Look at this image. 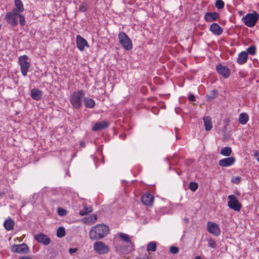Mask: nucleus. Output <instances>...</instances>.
I'll list each match as a JSON object with an SVG mask.
<instances>
[{
    "instance_id": "1",
    "label": "nucleus",
    "mask_w": 259,
    "mask_h": 259,
    "mask_svg": "<svg viewBox=\"0 0 259 259\" xmlns=\"http://www.w3.org/2000/svg\"><path fill=\"white\" fill-rule=\"evenodd\" d=\"M109 227L104 224H98L92 228L90 231L89 237L92 240L101 239L109 233Z\"/></svg>"
},
{
    "instance_id": "2",
    "label": "nucleus",
    "mask_w": 259,
    "mask_h": 259,
    "mask_svg": "<svg viewBox=\"0 0 259 259\" xmlns=\"http://www.w3.org/2000/svg\"><path fill=\"white\" fill-rule=\"evenodd\" d=\"M18 19L21 26H23L25 24V18L23 15L12 10L8 12L5 15V20L12 27H15L18 24Z\"/></svg>"
},
{
    "instance_id": "3",
    "label": "nucleus",
    "mask_w": 259,
    "mask_h": 259,
    "mask_svg": "<svg viewBox=\"0 0 259 259\" xmlns=\"http://www.w3.org/2000/svg\"><path fill=\"white\" fill-rule=\"evenodd\" d=\"M85 95V91L82 89L78 90L71 94L69 101L73 109L78 110L81 108Z\"/></svg>"
},
{
    "instance_id": "4",
    "label": "nucleus",
    "mask_w": 259,
    "mask_h": 259,
    "mask_svg": "<svg viewBox=\"0 0 259 259\" xmlns=\"http://www.w3.org/2000/svg\"><path fill=\"white\" fill-rule=\"evenodd\" d=\"M259 19V14L256 11L249 13L243 17L242 21L248 27H252L255 25Z\"/></svg>"
},
{
    "instance_id": "5",
    "label": "nucleus",
    "mask_w": 259,
    "mask_h": 259,
    "mask_svg": "<svg viewBox=\"0 0 259 259\" xmlns=\"http://www.w3.org/2000/svg\"><path fill=\"white\" fill-rule=\"evenodd\" d=\"M118 38L120 44L126 50L130 51L132 49V40L123 31L119 32Z\"/></svg>"
},
{
    "instance_id": "6",
    "label": "nucleus",
    "mask_w": 259,
    "mask_h": 259,
    "mask_svg": "<svg viewBox=\"0 0 259 259\" xmlns=\"http://www.w3.org/2000/svg\"><path fill=\"white\" fill-rule=\"evenodd\" d=\"M18 63L20 66L21 72L24 76H26L30 68V64L28 62V57L27 55L21 56L18 58Z\"/></svg>"
},
{
    "instance_id": "7",
    "label": "nucleus",
    "mask_w": 259,
    "mask_h": 259,
    "mask_svg": "<svg viewBox=\"0 0 259 259\" xmlns=\"http://www.w3.org/2000/svg\"><path fill=\"white\" fill-rule=\"evenodd\" d=\"M228 198L229 199L228 206L235 211H239L241 208V204L239 203L237 197L234 195H230Z\"/></svg>"
},
{
    "instance_id": "8",
    "label": "nucleus",
    "mask_w": 259,
    "mask_h": 259,
    "mask_svg": "<svg viewBox=\"0 0 259 259\" xmlns=\"http://www.w3.org/2000/svg\"><path fill=\"white\" fill-rule=\"evenodd\" d=\"M94 249L99 254H104L109 251V247L102 241H97L94 243Z\"/></svg>"
},
{
    "instance_id": "9",
    "label": "nucleus",
    "mask_w": 259,
    "mask_h": 259,
    "mask_svg": "<svg viewBox=\"0 0 259 259\" xmlns=\"http://www.w3.org/2000/svg\"><path fill=\"white\" fill-rule=\"evenodd\" d=\"M217 72L224 78H227L231 74L230 69L227 66L220 63L216 66Z\"/></svg>"
},
{
    "instance_id": "10",
    "label": "nucleus",
    "mask_w": 259,
    "mask_h": 259,
    "mask_svg": "<svg viewBox=\"0 0 259 259\" xmlns=\"http://www.w3.org/2000/svg\"><path fill=\"white\" fill-rule=\"evenodd\" d=\"M11 250L13 252H16L21 254H27L29 252V249L25 243H22L18 245H13L12 246Z\"/></svg>"
},
{
    "instance_id": "11",
    "label": "nucleus",
    "mask_w": 259,
    "mask_h": 259,
    "mask_svg": "<svg viewBox=\"0 0 259 259\" xmlns=\"http://www.w3.org/2000/svg\"><path fill=\"white\" fill-rule=\"evenodd\" d=\"M76 46L80 51H83L85 47L89 48L90 46L87 41L81 36L77 35L76 36Z\"/></svg>"
},
{
    "instance_id": "12",
    "label": "nucleus",
    "mask_w": 259,
    "mask_h": 259,
    "mask_svg": "<svg viewBox=\"0 0 259 259\" xmlns=\"http://www.w3.org/2000/svg\"><path fill=\"white\" fill-rule=\"evenodd\" d=\"M109 125V123L105 120H102L96 122L92 127L93 131H101L107 129Z\"/></svg>"
},
{
    "instance_id": "13",
    "label": "nucleus",
    "mask_w": 259,
    "mask_h": 259,
    "mask_svg": "<svg viewBox=\"0 0 259 259\" xmlns=\"http://www.w3.org/2000/svg\"><path fill=\"white\" fill-rule=\"evenodd\" d=\"M35 239L39 243H42L45 245H47L51 242L50 239L42 233H40L34 236Z\"/></svg>"
},
{
    "instance_id": "14",
    "label": "nucleus",
    "mask_w": 259,
    "mask_h": 259,
    "mask_svg": "<svg viewBox=\"0 0 259 259\" xmlns=\"http://www.w3.org/2000/svg\"><path fill=\"white\" fill-rule=\"evenodd\" d=\"M236 161L234 157H228L221 159L219 162V165L222 167H229L233 165Z\"/></svg>"
},
{
    "instance_id": "15",
    "label": "nucleus",
    "mask_w": 259,
    "mask_h": 259,
    "mask_svg": "<svg viewBox=\"0 0 259 259\" xmlns=\"http://www.w3.org/2000/svg\"><path fill=\"white\" fill-rule=\"evenodd\" d=\"M208 232L215 236L220 234V230L218 225L213 222H208L207 224Z\"/></svg>"
},
{
    "instance_id": "16",
    "label": "nucleus",
    "mask_w": 259,
    "mask_h": 259,
    "mask_svg": "<svg viewBox=\"0 0 259 259\" xmlns=\"http://www.w3.org/2000/svg\"><path fill=\"white\" fill-rule=\"evenodd\" d=\"M219 18V14L217 12H206L204 16V19L206 22H213L217 21Z\"/></svg>"
},
{
    "instance_id": "17",
    "label": "nucleus",
    "mask_w": 259,
    "mask_h": 259,
    "mask_svg": "<svg viewBox=\"0 0 259 259\" xmlns=\"http://www.w3.org/2000/svg\"><path fill=\"white\" fill-rule=\"evenodd\" d=\"M209 30L215 35H220L223 32V28L216 23H213L210 25Z\"/></svg>"
},
{
    "instance_id": "18",
    "label": "nucleus",
    "mask_w": 259,
    "mask_h": 259,
    "mask_svg": "<svg viewBox=\"0 0 259 259\" xmlns=\"http://www.w3.org/2000/svg\"><path fill=\"white\" fill-rule=\"evenodd\" d=\"M118 236L121 240L124 241L126 243H130L127 247V250L131 251L133 244L132 242L131 238L129 236V235L123 233H119Z\"/></svg>"
},
{
    "instance_id": "19",
    "label": "nucleus",
    "mask_w": 259,
    "mask_h": 259,
    "mask_svg": "<svg viewBox=\"0 0 259 259\" xmlns=\"http://www.w3.org/2000/svg\"><path fill=\"white\" fill-rule=\"evenodd\" d=\"M141 201L144 204L150 206L153 202L154 197L152 194L146 193L142 197Z\"/></svg>"
},
{
    "instance_id": "20",
    "label": "nucleus",
    "mask_w": 259,
    "mask_h": 259,
    "mask_svg": "<svg viewBox=\"0 0 259 259\" xmlns=\"http://www.w3.org/2000/svg\"><path fill=\"white\" fill-rule=\"evenodd\" d=\"M248 55L245 51H242L238 55L237 62L239 65H242L247 62Z\"/></svg>"
},
{
    "instance_id": "21",
    "label": "nucleus",
    "mask_w": 259,
    "mask_h": 259,
    "mask_svg": "<svg viewBox=\"0 0 259 259\" xmlns=\"http://www.w3.org/2000/svg\"><path fill=\"white\" fill-rule=\"evenodd\" d=\"M30 95L34 100H40L41 99L42 92L37 89H33L31 91Z\"/></svg>"
},
{
    "instance_id": "22",
    "label": "nucleus",
    "mask_w": 259,
    "mask_h": 259,
    "mask_svg": "<svg viewBox=\"0 0 259 259\" xmlns=\"http://www.w3.org/2000/svg\"><path fill=\"white\" fill-rule=\"evenodd\" d=\"M165 160L169 165V169H170L171 165H176L178 164L179 158L177 155L175 154L170 158V159L168 157H166L165 158Z\"/></svg>"
},
{
    "instance_id": "23",
    "label": "nucleus",
    "mask_w": 259,
    "mask_h": 259,
    "mask_svg": "<svg viewBox=\"0 0 259 259\" xmlns=\"http://www.w3.org/2000/svg\"><path fill=\"white\" fill-rule=\"evenodd\" d=\"M14 3L15 8H13L12 10H16V12L21 14L24 10L22 2L21 0H15Z\"/></svg>"
},
{
    "instance_id": "24",
    "label": "nucleus",
    "mask_w": 259,
    "mask_h": 259,
    "mask_svg": "<svg viewBox=\"0 0 259 259\" xmlns=\"http://www.w3.org/2000/svg\"><path fill=\"white\" fill-rule=\"evenodd\" d=\"M14 221L10 218L7 219L4 223V226L8 231L13 230L14 229Z\"/></svg>"
},
{
    "instance_id": "25",
    "label": "nucleus",
    "mask_w": 259,
    "mask_h": 259,
    "mask_svg": "<svg viewBox=\"0 0 259 259\" xmlns=\"http://www.w3.org/2000/svg\"><path fill=\"white\" fill-rule=\"evenodd\" d=\"M83 103L85 108H93L95 106V101L91 98L85 97L83 99Z\"/></svg>"
},
{
    "instance_id": "26",
    "label": "nucleus",
    "mask_w": 259,
    "mask_h": 259,
    "mask_svg": "<svg viewBox=\"0 0 259 259\" xmlns=\"http://www.w3.org/2000/svg\"><path fill=\"white\" fill-rule=\"evenodd\" d=\"M205 129L207 131H210L212 127V124L211 119L209 116H206L203 118Z\"/></svg>"
},
{
    "instance_id": "27",
    "label": "nucleus",
    "mask_w": 259,
    "mask_h": 259,
    "mask_svg": "<svg viewBox=\"0 0 259 259\" xmlns=\"http://www.w3.org/2000/svg\"><path fill=\"white\" fill-rule=\"evenodd\" d=\"M83 205L84 206L83 209L80 210L79 212L81 216L87 215L93 211V207L92 206H88L84 204Z\"/></svg>"
},
{
    "instance_id": "28",
    "label": "nucleus",
    "mask_w": 259,
    "mask_h": 259,
    "mask_svg": "<svg viewBox=\"0 0 259 259\" xmlns=\"http://www.w3.org/2000/svg\"><path fill=\"white\" fill-rule=\"evenodd\" d=\"M248 116L246 113H242L239 115V121L242 124H245L248 120Z\"/></svg>"
},
{
    "instance_id": "29",
    "label": "nucleus",
    "mask_w": 259,
    "mask_h": 259,
    "mask_svg": "<svg viewBox=\"0 0 259 259\" xmlns=\"http://www.w3.org/2000/svg\"><path fill=\"white\" fill-rule=\"evenodd\" d=\"M232 152V149L230 147H225L223 148L220 151V153L224 156H229Z\"/></svg>"
},
{
    "instance_id": "30",
    "label": "nucleus",
    "mask_w": 259,
    "mask_h": 259,
    "mask_svg": "<svg viewBox=\"0 0 259 259\" xmlns=\"http://www.w3.org/2000/svg\"><path fill=\"white\" fill-rule=\"evenodd\" d=\"M97 219V215L93 214V215H91L89 217L84 218L83 220L84 222L85 223L93 224L95 222Z\"/></svg>"
},
{
    "instance_id": "31",
    "label": "nucleus",
    "mask_w": 259,
    "mask_h": 259,
    "mask_svg": "<svg viewBox=\"0 0 259 259\" xmlns=\"http://www.w3.org/2000/svg\"><path fill=\"white\" fill-rule=\"evenodd\" d=\"M66 234L65 230L63 227H59L57 231V236L59 238H62L65 236Z\"/></svg>"
},
{
    "instance_id": "32",
    "label": "nucleus",
    "mask_w": 259,
    "mask_h": 259,
    "mask_svg": "<svg viewBox=\"0 0 259 259\" xmlns=\"http://www.w3.org/2000/svg\"><path fill=\"white\" fill-rule=\"evenodd\" d=\"M188 187L192 192H195L198 188V184L195 182H191L189 184Z\"/></svg>"
},
{
    "instance_id": "33",
    "label": "nucleus",
    "mask_w": 259,
    "mask_h": 259,
    "mask_svg": "<svg viewBox=\"0 0 259 259\" xmlns=\"http://www.w3.org/2000/svg\"><path fill=\"white\" fill-rule=\"evenodd\" d=\"M147 250L148 251H155L156 250V244L155 242H150L147 245Z\"/></svg>"
},
{
    "instance_id": "34",
    "label": "nucleus",
    "mask_w": 259,
    "mask_h": 259,
    "mask_svg": "<svg viewBox=\"0 0 259 259\" xmlns=\"http://www.w3.org/2000/svg\"><path fill=\"white\" fill-rule=\"evenodd\" d=\"M246 52L247 54H250L251 55H255L256 54V47L254 45H252L248 47L246 49Z\"/></svg>"
},
{
    "instance_id": "35",
    "label": "nucleus",
    "mask_w": 259,
    "mask_h": 259,
    "mask_svg": "<svg viewBox=\"0 0 259 259\" xmlns=\"http://www.w3.org/2000/svg\"><path fill=\"white\" fill-rule=\"evenodd\" d=\"M217 96V92L215 90H212L209 95L207 96V100L209 101H211Z\"/></svg>"
},
{
    "instance_id": "36",
    "label": "nucleus",
    "mask_w": 259,
    "mask_h": 259,
    "mask_svg": "<svg viewBox=\"0 0 259 259\" xmlns=\"http://www.w3.org/2000/svg\"><path fill=\"white\" fill-rule=\"evenodd\" d=\"M225 6L224 2L222 0H217L215 3V7L218 9H222Z\"/></svg>"
},
{
    "instance_id": "37",
    "label": "nucleus",
    "mask_w": 259,
    "mask_h": 259,
    "mask_svg": "<svg viewBox=\"0 0 259 259\" xmlns=\"http://www.w3.org/2000/svg\"><path fill=\"white\" fill-rule=\"evenodd\" d=\"M58 213L59 215L63 217L67 214V212L64 208L59 207L58 208Z\"/></svg>"
},
{
    "instance_id": "38",
    "label": "nucleus",
    "mask_w": 259,
    "mask_h": 259,
    "mask_svg": "<svg viewBox=\"0 0 259 259\" xmlns=\"http://www.w3.org/2000/svg\"><path fill=\"white\" fill-rule=\"evenodd\" d=\"M88 9V5L87 3H82L80 6H79V10L81 12H85Z\"/></svg>"
},
{
    "instance_id": "39",
    "label": "nucleus",
    "mask_w": 259,
    "mask_h": 259,
    "mask_svg": "<svg viewBox=\"0 0 259 259\" xmlns=\"http://www.w3.org/2000/svg\"><path fill=\"white\" fill-rule=\"evenodd\" d=\"M208 245L209 247H211L212 248H215L217 247V243L215 241H214L212 239H210L208 240Z\"/></svg>"
},
{
    "instance_id": "40",
    "label": "nucleus",
    "mask_w": 259,
    "mask_h": 259,
    "mask_svg": "<svg viewBox=\"0 0 259 259\" xmlns=\"http://www.w3.org/2000/svg\"><path fill=\"white\" fill-rule=\"evenodd\" d=\"M179 249L178 247L176 246H171L170 247V251L171 253L176 254L179 252Z\"/></svg>"
},
{
    "instance_id": "41",
    "label": "nucleus",
    "mask_w": 259,
    "mask_h": 259,
    "mask_svg": "<svg viewBox=\"0 0 259 259\" xmlns=\"http://www.w3.org/2000/svg\"><path fill=\"white\" fill-rule=\"evenodd\" d=\"M254 158L259 162V151H255L253 153Z\"/></svg>"
},
{
    "instance_id": "42",
    "label": "nucleus",
    "mask_w": 259,
    "mask_h": 259,
    "mask_svg": "<svg viewBox=\"0 0 259 259\" xmlns=\"http://www.w3.org/2000/svg\"><path fill=\"white\" fill-rule=\"evenodd\" d=\"M189 100L190 102L194 101L195 100V97L194 95H193V94H190L189 96Z\"/></svg>"
},
{
    "instance_id": "43",
    "label": "nucleus",
    "mask_w": 259,
    "mask_h": 259,
    "mask_svg": "<svg viewBox=\"0 0 259 259\" xmlns=\"http://www.w3.org/2000/svg\"><path fill=\"white\" fill-rule=\"evenodd\" d=\"M77 251V248H70L69 249V252L70 254H72L73 253Z\"/></svg>"
},
{
    "instance_id": "44",
    "label": "nucleus",
    "mask_w": 259,
    "mask_h": 259,
    "mask_svg": "<svg viewBox=\"0 0 259 259\" xmlns=\"http://www.w3.org/2000/svg\"><path fill=\"white\" fill-rule=\"evenodd\" d=\"M38 198V194L37 193L33 194L32 196V199L34 200V201H35Z\"/></svg>"
},
{
    "instance_id": "45",
    "label": "nucleus",
    "mask_w": 259,
    "mask_h": 259,
    "mask_svg": "<svg viewBox=\"0 0 259 259\" xmlns=\"http://www.w3.org/2000/svg\"><path fill=\"white\" fill-rule=\"evenodd\" d=\"M158 110V109L156 107H153V108H152V111L155 114H157V112Z\"/></svg>"
},
{
    "instance_id": "46",
    "label": "nucleus",
    "mask_w": 259,
    "mask_h": 259,
    "mask_svg": "<svg viewBox=\"0 0 259 259\" xmlns=\"http://www.w3.org/2000/svg\"><path fill=\"white\" fill-rule=\"evenodd\" d=\"M241 179H232V182L234 183L239 184Z\"/></svg>"
},
{
    "instance_id": "47",
    "label": "nucleus",
    "mask_w": 259,
    "mask_h": 259,
    "mask_svg": "<svg viewBox=\"0 0 259 259\" xmlns=\"http://www.w3.org/2000/svg\"><path fill=\"white\" fill-rule=\"evenodd\" d=\"M80 146L82 148H84L85 147V143L83 141H81L80 142Z\"/></svg>"
},
{
    "instance_id": "48",
    "label": "nucleus",
    "mask_w": 259,
    "mask_h": 259,
    "mask_svg": "<svg viewBox=\"0 0 259 259\" xmlns=\"http://www.w3.org/2000/svg\"><path fill=\"white\" fill-rule=\"evenodd\" d=\"M19 259H32V258L30 256H22V257H20Z\"/></svg>"
},
{
    "instance_id": "49",
    "label": "nucleus",
    "mask_w": 259,
    "mask_h": 259,
    "mask_svg": "<svg viewBox=\"0 0 259 259\" xmlns=\"http://www.w3.org/2000/svg\"><path fill=\"white\" fill-rule=\"evenodd\" d=\"M66 176L69 177L71 176L69 171H66Z\"/></svg>"
},
{
    "instance_id": "50",
    "label": "nucleus",
    "mask_w": 259,
    "mask_h": 259,
    "mask_svg": "<svg viewBox=\"0 0 259 259\" xmlns=\"http://www.w3.org/2000/svg\"><path fill=\"white\" fill-rule=\"evenodd\" d=\"M195 259H201V258L200 256H197L195 258Z\"/></svg>"
},
{
    "instance_id": "51",
    "label": "nucleus",
    "mask_w": 259,
    "mask_h": 259,
    "mask_svg": "<svg viewBox=\"0 0 259 259\" xmlns=\"http://www.w3.org/2000/svg\"><path fill=\"white\" fill-rule=\"evenodd\" d=\"M125 183H126V180H122V184H124Z\"/></svg>"
},
{
    "instance_id": "52",
    "label": "nucleus",
    "mask_w": 259,
    "mask_h": 259,
    "mask_svg": "<svg viewBox=\"0 0 259 259\" xmlns=\"http://www.w3.org/2000/svg\"><path fill=\"white\" fill-rule=\"evenodd\" d=\"M184 187L185 189H187V188H186V185L185 184V182L184 183Z\"/></svg>"
},
{
    "instance_id": "53",
    "label": "nucleus",
    "mask_w": 259,
    "mask_h": 259,
    "mask_svg": "<svg viewBox=\"0 0 259 259\" xmlns=\"http://www.w3.org/2000/svg\"><path fill=\"white\" fill-rule=\"evenodd\" d=\"M176 136L177 137V129L176 128Z\"/></svg>"
},
{
    "instance_id": "54",
    "label": "nucleus",
    "mask_w": 259,
    "mask_h": 259,
    "mask_svg": "<svg viewBox=\"0 0 259 259\" xmlns=\"http://www.w3.org/2000/svg\"><path fill=\"white\" fill-rule=\"evenodd\" d=\"M3 195H4V193H3L2 192H0V196Z\"/></svg>"
},
{
    "instance_id": "55",
    "label": "nucleus",
    "mask_w": 259,
    "mask_h": 259,
    "mask_svg": "<svg viewBox=\"0 0 259 259\" xmlns=\"http://www.w3.org/2000/svg\"><path fill=\"white\" fill-rule=\"evenodd\" d=\"M123 139H125V136H123Z\"/></svg>"
},
{
    "instance_id": "56",
    "label": "nucleus",
    "mask_w": 259,
    "mask_h": 259,
    "mask_svg": "<svg viewBox=\"0 0 259 259\" xmlns=\"http://www.w3.org/2000/svg\"><path fill=\"white\" fill-rule=\"evenodd\" d=\"M235 178L239 179V178H239V177H236Z\"/></svg>"
}]
</instances>
